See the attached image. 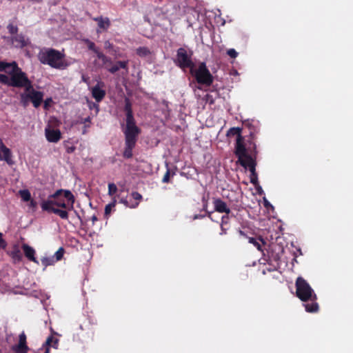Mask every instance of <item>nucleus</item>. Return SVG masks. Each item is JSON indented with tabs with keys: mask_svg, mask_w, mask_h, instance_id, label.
I'll use <instances>...</instances> for the list:
<instances>
[{
	"mask_svg": "<svg viewBox=\"0 0 353 353\" xmlns=\"http://www.w3.org/2000/svg\"><path fill=\"white\" fill-rule=\"evenodd\" d=\"M190 73L195 78L199 84L210 86L213 83L214 77L207 68L205 62H201L196 69L195 67L192 68L190 70Z\"/></svg>",
	"mask_w": 353,
	"mask_h": 353,
	"instance_id": "nucleus-4",
	"label": "nucleus"
},
{
	"mask_svg": "<svg viewBox=\"0 0 353 353\" xmlns=\"http://www.w3.org/2000/svg\"><path fill=\"white\" fill-rule=\"evenodd\" d=\"M136 53L140 57H146L150 55L151 52L148 48L143 46L137 48Z\"/></svg>",
	"mask_w": 353,
	"mask_h": 353,
	"instance_id": "nucleus-26",
	"label": "nucleus"
},
{
	"mask_svg": "<svg viewBox=\"0 0 353 353\" xmlns=\"http://www.w3.org/2000/svg\"><path fill=\"white\" fill-rule=\"evenodd\" d=\"M30 206L31 208H36V207H37V202H36L34 200H33V199H30Z\"/></svg>",
	"mask_w": 353,
	"mask_h": 353,
	"instance_id": "nucleus-49",
	"label": "nucleus"
},
{
	"mask_svg": "<svg viewBox=\"0 0 353 353\" xmlns=\"http://www.w3.org/2000/svg\"><path fill=\"white\" fill-rule=\"evenodd\" d=\"M228 219V218H225L224 219V225L227 223V220Z\"/></svg>",
	"mask_w": 353,
	"mask_h": 353,
	"instance_id": "nucleus-57",
	"label": "nucleus"
},
{
	"mask_svg": "<svg viewBox=\"0 0 353 353\" xmlns=\"http://www.w3.org/2000/svg\"><path fill=\"white\" fill-rule=\"evenodd\" d=\"M7 29L8 30V32L11 34H17L18 32V28L17 26H14L12 23H9L7 26Z\"/></svg>",
	"mask_w": 353,
	"mask_h": 353,
	"instance_id": "nucleus-40",
	"label": "nucleus"
},
{
	"mask_svg": "<svg viewBox=\"0 0 353 353\" xmlns=\"http://www.w3.org/2000/svg\"><path fill=\"white\" fill-rule=\"evenodd\" d=\"M92 105H93V106H94V107H95V108H97V110H98V109H99V106H98V105H96V104H94V103H93Z\"/></svg>",
	"mask_w": 353,
	"mask_h": 353,
	"instance_id": "nucleus-56",
	"label": "nucleus"
},
{
	"mask_svg": "<svg viewBox=\"0 0 353 353\" xmlns=\"http://www.w3.org/2000/svg\"><path fill=\"white\" fill-rule=\"evenodd\" d=\"M227 54L231 58L235 59L238 56V52L233 48H230L227 51Z\"/></svg>",
	"mask_w": 353,
	"mask_h": 353,
	"instance_id": "nucleus-43",
	"label": "nucleus"
},
{
	"mask_svg": "<svg viewBox=\"0 0 353 353\" xmlns=\"http://www.w3.org/2000/svg\"><path fill=\"white\" fill-rule=\"evenodd\" d=\"M65 57L63 51L60 52L54 48H44L38 54V59L41 63L58 70L65 69L69 65Z\"/></svg>",
	"mask_w": 353,
	"mask_h": 353,
	"instance_id": "nucleus-1",
	"label": "nucleus"
},
{
	"mask_svg": "<svg viewBox=\"0 0 353 353\" xmlns=\"http://www.w3.org/2000/svg\"><path fill=\"white\" fill-rule=\"evenodd\" d=\"M210 214H211V212H208V216L209 217L210 216Z\"/></svg>",
	"mask_w": 353,
	"mask_h": 353,
	"instance_id": "nucleus-60",
	"label": "nucleus"
},
{
	"mask_svg": "<svg viewBox=\"0 0 353 353\" xmlns=\"http://www.w3.org/2000/svg\"><path fill=\"white\" fill-rule=\"evenodd\" d=\"M131 196L132 199V202H138V205L143 199L142 195L139 194L138 192H132L131 194Z\"/></svg>",
	"mask_w": 353,
	"mask_h": 353,
	"instance_id": "nucleus-36",
	"label": "nucleus"
},
{
	"mask_svg": "<svg viewBox=\"0 0 353 353\" xmlns=\"http://www.w3.org/2000/svg\"><path fill=\"white\" fill-rule=\"evenodd\" d=\"M304 307H305V311L309 312V303L304 304Z\"/></svg>",
	"mask_w": 353,
	"mask_h": 353,
	"instance_id": "nucleus-52",
	"label": "nucleus"
},
{
	"mask_svg": "<svg viewBox=\"0 0 353 353\" xmlns=\"http://www.w3.org/2000/svg\"><path fill=\"white\" fill-rule=\"evenodd\" d=\"M0 161H6L9 165L14 164V161L12 159V152L5 145L1 139H0Z\"/></svg>",
	"mask_w": 353,
	"mask_h": 353,
	"instance_id": "nucleus-13",
	"label": "nucleus"
},
{
	"mask_svg": "<svg viewBox=\"0 0 353 353\" xmlns=\"http://www.w3.org/2000/svg\"><path fill=\"white\" fill-rule=\"evenodd\" d=\"M17 345H27V341H26V335L24 332H22L19 334V343Z\"/></svg>",
	"mask_w": 353,
	"mask_h": 353,
	"instance_id": "nucleus-39",
	"label": "nucleus"
},
{
	"mask_svg": "<svg viewBox=\"0 0 353 353\" xmlns=\"http://www.w3.org/2000/svg\"><path fill=\"white\" fill-rule=\"evenodd\" d=\"M239 234L241 235V236H245L246 237V234L241 230H239Z\"/></svg>",
	"mask_w": 353,
	"mask_h": 353,
	"instance_id": "nucleus-53",
	"label": "nucleus"
},
{
	"mask_svg": "<svg viewBox=\"0 0 353 353\" xmlns=\"http://www.w3.org/2000/svg\"><path fill=\"white\" fill-rule=\"evenodd\" d=\"M22 249L24 252L25 256L30 261H32L37 264H39V261L35 258V250L33 248L30 247L28 244H23Z\"/></svg>",
	"mask_w": 353,
	"mask_h": 353,
	"instance_id": "nucleus-18",
	"label": "nucleus"
},
{
	"mask_svg": "<svg viewBox=\"0 0 353 353\" xmlns=\"http://www.w3.org/2000/svg\"><path fill=\"white\" fill-rule=\"evenodd\" d=\"M248 242L254 245L259 251H263L262 245H265V242L261 237L257 239L254 237H248Z\"/></svg>",
	"mask_w": 353,
	"mask_h": 353,
	"instance_id": "nucleus-21",
	"label": "nucleus"
},
{
	"mask_svg": "<svg viewBox=\"0 0 353 353\" xmlns=\"http://www.w3.org/2000/svg\"><path fill=\"white\" fill-rule=\"evenodd\" d=\"M94 20L98 22V26L101 29L107 30L110 26V21L107 17H99L94 18Z\"/></svg>",
	"mask_w": 353,
	"mask_h": 353,
	"instance_id": "nucleus-22",
	"label": "nucleus"
},
{
	"mask_svg": "<svg viewBox=\"0 0 353 353\" xmlns=\"http://www.w3.org/2000/svg\"><path fill=\"white\" fill-rule=\"evenodd\" d=\"M52 102V98H48L44 101L43 108L48 110L50 104Z\"/></svg>",
	"mask_w": 353,
	"mask_h": 353,
	"instance_id": "nucleus-46",
	"label": "nucleus"
},
{
	"mask_svg": "<svg viewBox=\"0 0 353 353\" xmlns=\"http://www.w3.org/2000/svg\"><path fill=\"white\" fill-rule=\"evenodd\" d=\"M64 147L65 148L66 152L68 154L73 153L76 150V147L69 141L64 142Z\"/></svg>",
	"mask_w": 353,
	"mask_h": 353,
	"instance_id": "nucleus-31",
	"label": "nucleus"
},
{
	"mask_svg": "<svg viewBox=\"0 0 353 353\" xmlns=\"http://www.w3.org/2000/svg\"><path fill=\"white\" fill-rule=\"evenodd\" d=\"M92 96L97 102L101 101L105 96V91L100 88V83L92 88Z\"/></svg>",
	"mask_w": 353,
	"mask_h": 353,
	"instance_id": "nucleus-19",
	"label": "nucleus"
},
{
	"mask_svg": "<svg viewBox=\"0 0 353 353\" xmlns=\"http://www.w3.org/2000/svg\"><path fill=\"white\" fill-rule=\"evenodd\" d=\"M12 350L15 353H28L29 347L28 345H16L12 347Z\"/></svg>",
	"mask_w": 353,
	"mask_h": 353,
	"instance_id": "nucleus-30",
	"label": "nucleus"
},
{
	"mask_svg": "<svg viewBox=\"0 0 353 353\" xmlns=\"http://www.w3.org/2000/svg\"><path fill=\"white\" fill-rule=\"evenodd\" d=\"M234 153L235 155L238 157L239 162L241 165H244V161L247 159V157H252L247 152V149L244 144V139H236Z\"/></svg>",
	"mask_w": 353,
	"mask_h": 353,
	"instance_id": "nucleus-9",
	"label": "nucleus"
},
{
	"mask_svg": "<svg viewBox=\"0 0 353 353\" xmlns=\"http://www.w3.org/2000/svg\"><path fill=\"white\" fill-rule=\"evenodd\" d=\"M75 199L72 193L68 190L60 189L52 194L49 195L47 200L42 202H50L51 206H57L63 209L73 208Z\"/></svg>",
	"mask_w": 353,
	"mask_h": 353,
	"instance_id": "nucleus-3",
	"label": "nucleus"
},
{
	"mask_svg": "<svg viewBox=\"0 0 353 353\" xmlns=\"http://www.w3.org/2000/svg\"><path fill=\"white\" fill-rule=\"evenodd\" d=\"M245 164L242 165L243 168H249V170L252 175H255L256 172V161L252 157H247V159L244 161Z\"/></svg>",
	"mask_w": 353,
	"mask_h": 353,
	"instance_id": "nucleus-20",
	"label": "nucleus"
},
{
	"mask_svg": "<svg viewBox=\"0 0 353 353\" xmlns=\"http://www.w3.org/2000/svg\"><path fill=\"white\" fill-rule=\"evenodd\" d=\"M213 205L214 210L219 213H225L227 215L230 213V209L228 207L226 203L220 198H214Z\"/></svg>",
	"mask_w": 353,
	"mask_h": 353,
	"instance_id": "nucleus-16",
	"label": "nucleus"
},
{
	"mask_svg": "<svg viewBox=\"0 0 353 353\" xmlns=\"http://www.w3.org/2000/svg\"><path fill=\"white\" fill-rule=\"evenodd\" d=\"M207 207H208V203H205L203 205V210H204L205 211H207Z\"/></svg>",
	"mask_w": 353,
	"mask_h": 353,
	"instance_id": "nucleus-54",
	"label": "nucleus"
},
{
	"mask_svg": "<svg viewBox=\"0 0 353 353\" xmlns=\"http://www.w3.org/2000/svg\"><path fill=\"white\" fill-rule=\"evenodd\" d=\"M117 190V187L114 183H112L108 184V194L110 196L114 195Z\"/></svg>",
	"mask_w": 353,
	"mask_h": 353,
	"instance_id": "nucleus-38",
	"label": "nucleus"
},
{
	"mask_svg": "<svg viewBox=\"0 0 353 353\" xmlns=\"http://www.w3.org/2000/svg\"><path fill=\"white\" fill-rule=\"evenodd\" d=\"M125 105L123 110L125 113V124L121 123L122 131H141L137 125L136 121L134 117L132 111V104L129 98L125 97L124 99Z\"/></svg>",
	"mask_w": 353,
	"mask_h": 353,
	"instance_id": "nucleus-6",
	"label": "nucleus"
},
{
	"mask_svg": "<svg viewBox=\"0 0 353 353\" xmlns=\"http://www.w3.org/2000/svg\"><path fill=\"white\" fill-rule=\"evenodd\" d=\"M105 46L106 48H110L111 47V43L109 41H106L105 43Z\"/></svg>",
	"mask_w": 353,
	"mask_h": 353,
	"instance_id": "nucleus-51",
	"label": "nucleus"
},
{
	"mask_svg": "<svg viewBox=\"0 0 353 353\" xmlns=\"http://www.w3.org/2000/svg\"><path fill=\"white\" fill-rule=\"evenodd\" d=\"M170 178V170L169 168H168L165 173L163 175V177L162 179V182L163 183H169Z\"/></svg>",
	"mask_w": 353,
	"mask_h": 353,
	"instance_id": "nucleus-41",
	"label": "nucleus"
},
{
	"mask_svg": "<svg viewBox=\"0 0 353 353\" xmlns=\"http://www.w3.org/2000/svg\"><path fill=\"white\" fill-rule=\"evenodd\" d=\"M0 83L10 86V83H11V76L8 77L6 74H0Z\"/></svg>",
	"mask_w": 353,
	"mask_h": 353,
	"instance_id": "nucleus-32",
	"label": "nucleus"
},
{
	"mask_svg": "<svg viewBox=\"0 0 353 353\" xmlns=\"http://www.w3.org/2000/svg\"><path fill=\"white\" fill-rule=\"evenodd\" d=\"M250 183L254 185H258L259 183L257 174H255V175L250 174Z\"/></svg>",
	"mask_w": 353,
	"mask_h": 353,
	"instance_id": "nucleus-44",
	"label": "nucleus"
},
{
	"mask_svg": "<svg viewBox=\"0 0 353 353\" xmlns=\"http://www.w3.org/2000/svg\"><path fill=\"white\" fill-rule=\"evenodd\" d=\"M120 203L130 208H136L138 206V202H132V199L128 201L127 198H121Z\"/></svg>",
	"mask_w": 353,
	"mask_h": 353,
	"instance_id": "nucleus-29",
	"label": "nucleus"
},
{
	"mask_svg": "<svg viewBox=\"0 0 353 353\" xmlns=\"http://www.w3.org/2000/svg\"><path fill=\"white\" fill-rule=\"evenodd\" d=\"M21 197L24 201H29L31 199V194L29 190H23L19 192Z\"/></svg>",
	"mask_w": 353,
	"mask_h": 353,
	"instance_id": "nucleus-34",
	"label": "nucleus"
},
{
	"mask_svg": "<svg viewBox=\"0 0 353 353\" xmlns=\"http://www.w3.org/2000/svg\"><path fill=\"white\" fill-rule=\"evenodd\" d=\"M225 218H228V216H223L221 218V232H220L221 235L226 234L227 233V229L224 227V219Z\"/></svg>",
	"mask_w": 353,
	"mask_h": 353,
	"instance_id": "nucleus-42",
	"label": "nucleus"
},
{
	"mask_svg": "<svg viewBox=\"0 0 353 353\" xmlns=\"http://www.w3.org/2000/svg\"><path fill=\"white\" fill-rule=\"evenodd\" d=\"M97 58L101 61L102 64L101 66H107L108 64H112V61L110 58L108 57L106 55H105L102 52H101L99 50L95 52Z\"/></svg>",
	"mask_w": 353,
	"mask_h": 353,
	"instance_id": "nucleus-25",
	"label": "nucleus"
},
{
	"mask_svg": "<svg viewBox=\"0 0 353 353\" xmlns=\"http://www.w3.org/2000/svg\"><path fill=\"white\" fill-rule=\"evenodd\" d=\"M283 253V248L276 244L269 245L267 250L268 260L270 262H275L277 264L281 260V256Z\"/></svg>",
	"mask_w": 353,
	"mask_h": 353,
	"instance_id": "nucleus-11",
	"label": "nucleus"
},
{
	"mask_svg": "<svg viewBox=\"0 0 353 353\" xmlns=\"http://www.w3.org/2000/svg\"><path fill=\"white\" fill-rule=\"evenodd\" d=\"M253 149H254V150H256V145H255V144H254V145H253Z\"/></svg>",
	"mask_w": 353,
	"mask_h": 353,
	"instance_id": "nucleus-59",
	"label": "nucleus"
},
{
	"mask_svg": "<svg viewBox=\"0 0 353 353\" xmlns=\"http://www.w3.org/2000/svg\"><path fill=\"white\" fill-rule=\"evenodd\" d=\"M24 95H26V94H21V102L23 105V106H26L28 104V101L30 100L28 99V97H25Z\"/></svg>",
	"mask_w": 353,
	"mask_h": 353,
	"instance_id": "nucleus-45",
	"label": "nucleus"
},
{
	"mask_svg": "<svg viewBox=\"0 0 353 353\" xmlns=\"http://www.w3.org/2000/svg\"><path fill=\"white\" fill-rule=\"evenodd\" d=\"M45 135L48 141L50 143H57L61 139V131L58 129H51L46 128L45 129Z\"/></svg>",
	"mask_w": 353,
	"mask_h": 353,
	"instance_id": "nucleus-14",
	"label": "nucleus"
},
{
	"mask_svg": "<svg viewBox=\"0 0 353 353\" xmlns=\"http://www.w3.org/2000/svg\"><path fill=\"white\" fill-rule=\"evenodd\" d=\"M200 217H203V216H201V215H197V214H196V215H195V216H194V219H199V218H200Z\"/></svg>",
	"mask_w": 353,
	"mask_h": 353,
	"instance_id": "nucleus-55",
	"label": "nucleus"
},
{
	"mask_svg": "<svg viewBox=\"0 0 353 353\" xmlns=\"http://www.w3.org/2000/svg\"><path fill=\"white\" fill-rule=\"evenodd\" d=\"M296 296L302 301H309V283L301 276H299L295 282Z\"/></svg>",
	"mask_w": 353,
	"mask_h": 353,
	"instance_id": "nucleus-8",
	"label": "nucleus"
},
{
	"mask_svg": "<svg viewBox=\"0 0 353 353\" xmlns=\"http://www.w3.org/2000/svg\"><path fill=\"white\" fill-rule=\"evenodd\" d=\"M242 129L241 128H231L227 132V137L236 136V139H243V137L241 135Z\"/></svg>",
	"mask_w": 353,
	"mask_h": 353,
	"instance_id": "nucleus-23",
	"label": "nucleus"
},
{
	"mask_svg": "<svg viewBox=\"0 0 353 353\" xmlns=\"http://www.w3.org/2000/svg\"><path fill=\"white\" fill-rule=\"evenodd\" d=\"M110 67L108 65L105 66V68L111 74H114L120 69H124L126 72H128V61H117L114 63H112Z\"/></svg>",
	"mask_w": 353,
	"mask_h": 353,
	"instance_id": "nucleus-17",
	"label": "nucleus"
},
{
	"mask_svg": "<svg viewBox=\"0 0 353 353\" xmlns=\"http://www.w3.org/2000/svg\"><path fill=\"white\" fill-rule=\"evenodd\" d=\"M41 208L43 211L47 212L48 213H54L58 216H59L62 219L67 220L68 219V209H59L57 208H54L51 206L50 202H41Z\"/></svg>",
	"mask_w": 353,
	"mask_h": 353,
	"instance_id": "nucleus-10",
	"label": "nucleus"
},
{
	"mask_svg": "<svg viewBox=\"0 0 353 353\" xmlns=\"http://www.w3.org/2000/svg\"><path fill=\"white\" fill-rule=\"evenodd\" d=\"M6 245V241L2 239L1 234H0V248H4Z\"/></svg>",
	"mask_w": 353,
	"mask_h": 353,
	"instance_id": "nucleus-47",
	"label": "nucleus"
},
{
	"mask_svg": "<svg viewBox=\"0 0 353 353\" xmlns=\"http://www.w3.org/2000/svg\"><path fill=\"white\" fill-rule=\"evenodd\" d=\"M41 264L45 267H48L49 265H52L56 263V260H54V256H45L41 259Z\"/></svg>",
	"mask_w": 353,
	"mask_h": 353,
	"instance_id": "nucleus-27",
	"label": "nucleus"
},
{
	"mask_svg": "<svg viewBox=\"0 0 353 353\" xmlns=\"http://www.w3.org/2000/svg\"><path fill=\"white\" fill-rule=\"evenodd\" d=\"M115 205H116V200L115 199H114L113 201L111 202L110 203L105 205V216H108L110 214L112 208H114L115 207Z\"/></svg>",
	"mask_w": 353,
	"mask_h": 353,
	"instance_id": "nucleus-33",
	"label": "nucleus"
},
{
	"mask_svg": "<svg viewBox=\"0 0 353 353\" xmlns=\"http://www.w3.org/2000/svg\"><path fill=\"white\" fill-rule=\"evenodd\" d=\"M81 123H91V117H88L85 119H83L82 121H81Z\"/></svg>",
	"mask_w": 353,
	"mask_h": 353,
	"instance_id": "nucleus-48",
	"label": "nucleus"
},
{
	"mask_svg": "<svg viewBox=\"0 0 353 353\" xmlns=\"http://www.w3.org/2000/svg\"><path fill=\"white\" fill-rule=\"evenodd\" d=\"M85 43L87 44L88 49L92 50L94 53L99 50L98 48L96 47L95 43L89 39H85Z\"/></svg>",
	"mask_w": 353,
	"mask_h": 353,
	"instance_id": "nucleus-37",
	"label": "nucleus"
},
{
	"mask_svg": "<svg viewBox=\"0 0 353 353\" xmlns=\"http://www.w3.org/2000/svg\"><path fill=\"white\" fill-rule=\"evenodd\" d=\"M27 92L28 93L26 95H24V97L30 99L34 108L39 107L43 101V92L35 90L32 86V88Z\"/></svg>",
	"mask_w": 353,
	"mask_h": 353,
	"instance_id": "nucleus-12",
	"label": "nucleus"
},
{
	"mask_svg": "<svg viewBox=\"0 0 353 353\" xmlns=\"http://www.w3.org/2000/svg\"><path fill=\"white\" fill-rule=\"evenodd\" d=\"M11 70H12V66H10L9 68H6V70H0V72H6L7 74H9V72H10Z\"/></svg>",
	"mask_w": 353,
	"mask_h": 353,
	"instance_id": "nucleus-50",
	"label": "nucleus"
},
{
	"mask_svg": "<svg viewBox=\"0 0 353 353\" xmlns=\"http://www.w3.org/2000/svg\"><path fill=\"white\" fill-rule=\"evenodd\" d=\"M65 250L63 248L61 247L59 248V250L54 253V260L57 261H59L62 259L63 254H64Z\"/></svg>",
	"mask_w": 353,
	"mask_h": 353,
	"instance_id": "nucleus-35",
	"label": "nucleus"
},
{
	"mask_svg": "<svg viewBox=\"0 0 353 353\" xmlns=\"http://www.w3.org/2000/svg\"><path fill=\"white\" fill-rule=\"evenodd\" d=\"M10 255L14 261H20L22 259V254L18 248H14L13 250L10 252Z\"/></svg>",
	"mask_w": 353,
	"mask_h": 353,
	"instance_id": "nucleus-28",
	"label": "nucleus"
},
{
	"mask_svg": "<svg viewBox=\"0 0 353 353\" xmlns=\"http://www.w3.org/2000/svg\"><path fill=\"white\" fill-rule=\"evenodd\" d=\"M10 66H12V70L9 72V75L11 76L10 86L25 88L26 91H29L32 88V82L28 78L27 74L18 66L17 62L7 63L0 61V70H6V68Z\"/></svg>",
	"mask_w": 353,
	"mask_h": 353,
	"instance_id": "nucleus-2",
	"label": "nucleus"
},
{
	"mask_svg": "<svg viewBox=\"0 0 353 353\" xmlns=\"http://www.w3.org/2000/svg\"><path fill=\"white\" fill-rule=\"evenodd\" d=\"M125 137V148L123 156L125 159H130L133 156L132 150L135 148L139 135L141 131H122Z\"/></svg>",
	"mask_w": 353,
	"mask_h": 353,
	"instance_id": "nucleus-7",
	"label": "nucleus"
},
{
	"mask_svg": "<svg viewBox=\"0 0 353 353\" xmlns=\"http://www.w3.org/2000/svg\"><path fill=\"white\" fill-rule=\"evenodd\" d=\"M12 41L17 43V46L20 48H23L28 44V40L23 34H17L12 38Z\"/></svg>",
	"mask_w": 353,
	"mask_h": 353,
	"instance_id": "nucleus-24",
	"label": "nucleus"
},
{
	"mask_svg": "<svg viewBox=\"0 0 353 353\" xmlns=\"http://www.w3.org/2000/svg\"><path fill=\"white\" fill-rule=\"evenodd\" d=\"M59 344V340L54 338L52 336H50L47 338L46 342L42 345L36 353H46V350L50 353V347L52 346L54 348H57Z\"/></svg>",
	"mask_w": 353,
	"mask_h": 353,
	"instance_id": "nucleus-15",
	"label": "nucleus"
},
{
	"mask_svg": "<svg viewBox=\"0 0 353 353\" xmlns=\"http://www.w3.org/2000/svg\"><path fill=\"white\" fill-rule=\"evenodd\" d=\"M193 52L191 50L188 51L184 48H179L176 50V57L174 62L176 65L183 70L190 69V70L195 67L194 63L192 61Z\"/></svg>",
	"mask_w": 353,
	"mask_h": 353,
	"instance_id": "nucleus-5",
	"label": "nucleus"
},
{
	"mask_svg": "<svg viewBox=\"0 0 353 353\" xmlns=\"http://www.w3.org/2000/svg\"><path fill=\"white\" fill-rule=\"evenodd\" d=\"M92 219H93V221H96L97 220V217L96 216H93Z\"/></svg>",
	"mask_w": 353,
	"mask_h": 353,
	"instance_id": "nucleus-58",
	"label": "nucleus"
}]
</instances>
